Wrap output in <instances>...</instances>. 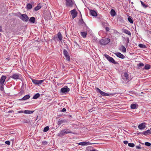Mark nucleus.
I'll list each match as a JSON object with an SVG mask.
<instances>
[{
  "label": "nucleus",
  "mask_w": 151,
  "mask_h": 151,
  "mask_svg": "<svg viewBox=\"0 0 151 151\" xmlns=\"http://www.w3.org/2000/svg\"><path fill=\"white\" fill-rule=\"evenodd\" d=\"M129 74L127 72H125L124 75L122 76V83H127L129 81Z\"/></svg>",
  "instance_id": "1"
},
{
  "label": "nucleus",
  "mask_w": 151,
  "mask_h": 151,
  "mask_svg": "<svg viewBox=\"0 0 151 151\" xmlns=\"http://www.w3.org/2000/svg\"><path fill=\"white\" fill-rule=\"evenodd\" d=\"M57 36L59 41H61L62 40V34L60 32H59L57 34Z\"/></svg>",
  "instance_id": "19"
},
{
  "label": "nucleus",
  "mask_w": 151,
  "mask_h": 151,
  "mask_svg": "<svg viewBox=\"0 0 151 151\" xmlns=\"http://www.w3.org/2000/svg\"><path fill=\"white\" fill-rule=\"evenodd\" d=\"M47 142H43V143H44V144H45V143H47Z\"/></svg>",
  "instance_id": "57"
},
{
  "label": "nucleus",
  "mask_w": 151,
  "mask_h": 151,
  "mask_svg": "<svg viewBox=\"0 0 151 151\" xmlns=\"http://www.w3.org/2000/svg\"><path fill=\"white\" fill-rule=\"evenodd\" d=\"M150 66L149 65H148V64L146 65L145 66V67H144V68L146 70H148V69H150Z\"/></svg>",
  "instance_id": "37"
},
{
  "label": "nucleus",
  "mask_w": 151,
  "mask_h": 151,
  "mask_svg": "<svg viewBox=\"0 0 151 151\" xmlns=\"http://www.w3.org/2000/svg\"><path fill=\"white\" fill-rule=\"evenodd\" d=\"M0 86H1L0 88V90L1 91H3L4 89V87L3 86V85H0Z\"/></svg>",
  "instance_id": "45"
},
{
  "label": "nucleus",
  "mask_w": 151,
  "mask_h": 151,
  "mask_svg": "<svg viewBox=\"0 0 151 151\" xmlns=\"http://www.w3.org/2000/svg\"><path fill=\"white\" fill-rule=\"evenodd\" d=\"M24 93V91L23 90H21L19 93V94L21 95L22 94Z\"/></svg>",
  "instance_id": "50"
},
{
  "label": "nucleus",
  "mask_w": 151,
  "mask_h": 151,
  "mask_svg": "<svg viewBox=\"0 0 151 151\" xmlns=\"http://www.w3.org/2000/svg\"><path fill=\"white\" fill-rule=\"evenodd\" d=\"M65 68V66H64V65H63V68Z\"/></svg>",
  "instance_id": "58"
},
{
  "label": "nucleus",
  "mask_w": 151,
  "mask_h": 151,
  "mask_svg": "<svg viewBox=\"0 0 151 151\" xmlns=\"http://www.w3.org/2000/svg\"><path fill=\"white\" fill-rule=\"evenodd\" d=\"M144 64L142 63H140L139 64H137V66L141 68L142 67L144 66Z\"/></svg>",
  "instance_id": "39"
},
{
  "label": "nucleus",
  "mask_w": 151,
  "mask_h": 151,
  "mask_svg": "<svg viewBox=\"0 0 151 151\" xmlns=\"http://www.w3.org/2000/svg\"><path fill=\"white\" fill-rule=\"evenodd\" d=\"M129 38H127V43L126 44V46H127L128 45V44L129 43Z\"/></svg>",
  "instance_id": "46"
},
{
  "label": "nucleus",
  "mask_w": 151,
  "mask_h": 151,
  "mask_svg": "<svg viewBox=\"0 0 151 151\" xmlns=\"http://www.w3.org/2000/svg\"><path fill=\"white\" fill-rule=\"evenodd\" d=\"M40 96V94L37 93L33 97V99H37Z\"/></svg>",
  "instance_id": "31"
},
{
  "label": "nucleus",
  "mask_w": 151,
  "mask_h": 151,
  "mask_svg": "<svg viewBox=\"0 0 151 151\" xmlns=\"http://www.w3.org/2000/svg\"><path fill=\"white\" fill-rule=\"evenodd\" d=\"M128 146L131 147H133L134 146V144L133 143H129Z\"/></svg>",
  "instance_id": "41"
},
{
  "label": "nucleus",
  "mask_w": 151,
  "mask_h": 151,
  "mask_svg": "<svg viewBox=\"0 0 151 151\" xmlns=\"http://www.w3.org/2000/svg\"><path fill=\"white\" fill-rule=\"evenodd\" d=\"M74 43L76 45H78L77 44V42L76 41H74Z\"/></svg>",
  "instance_id": "55"
},
{
  "label": "nucleus",
  "mask_w": 151,
  "mask_h": 151,
  "mask_svg": "<svg viewBox=\"0 0 151 151\" xmlns=\"http://www.w3.org/2000/svg\"><path fill=\"white\" fill-rule=\"evenodd\" d=\"M89 143L88 142H81L79 143V144L81 145H88V144Z\"/></svg>",
  "instance_id": "32"
},
{
  "label": "nucleus",
  "mask_w": 151,
  "mask_h": 151,
  "mask_svg": "<svg viewBox=\"0 0 151 151\" xmlns=\"http://www.w3.org/2000/svg\"><path fill=\"white\" fill-rule=\"evenodd\" d=\"M65 134H66L65 130L64 129L63 130H61L60 132L58 134V136H60V137H62Z\"/></svg>",
  "instance_id": "15"
},
{
  "label": "nucleus",
  "mask_w": 151,
  "mask_h": 151,
  "mask_svg": "<svg viewBox=\"0 0 151 151\" xmlns=\"http://www.w3.org/2000/svg\"><path fill=\"white\" fill-rule=\"evenodd\" d=\"M102 24L104 26H107L109 24L107 22H103Z\"/></svg>",
  "instance_id": "43"
},
{
  "label": "nucleus",
  "mask_w": 151,
  "mask_h": 151,
  "mask_svg": "<svg viewBox=\"0 0 151 151\" xmlns=\"http://www.w3.org/2000/svg\"><path fill=\"white\" fill-rule=\"evenodd\" d=\"M115 54L117 57L122 59H124L125 57L124 55L119 52H117L115 53Z\"/></svg>",
  "instance_id": "13"
},
{
  "label": "nucleus",
  "mask_w": 151,
  "mask_h": 151,
  "mask_svg": "<svg viewBox=\"0 0 151 151\" xmlns=\"http://www.w3.org/2000/svg\"><path fill=\"white\" fill-rule=\"evenodd\" d=\"M140 2H141V4L142 5V6L145 8H147L148 6V5H146L143 2H142V1H140Z\"/></svg>",
  "instance_id": "33"
},
{
  "label": "nucleus",
  "mask_w": 151,
  "mask_h": 151,
  "mask_svg": "<svg viewBox=\"0 0 151 151\" xmlns=\"http://www.w3.org/2000/svg\"><path fill=\"white\" fill-rule=\"evenodd\" d=\"M128 21L132 24L133 23V21L131 17H129L128 18Z\"/></svg>",
  "instance_id": "34"
},
{
  "label": "nucleus",
  "mask_w": 151,
  "mask_h": 151,
  "mask_svg": "<svg viewBox=\"0 0 151 151\" xmlns=\"http://www.w3.org/2000/svg\"><path fill=\"white\" fill-rule=\"evenodd\" d=\"M90 151H96V150L95 149L92 150H91Z\"/></svg>",
  "instance_id": "56"
},
{
  "label": "nucleus",
  "mask_w": 151,
  "mask_h": 151,
  "mask_svg": "<svg viewBox=\"0 0 151 151\" xmlns=\"http://www.w3.org/2000/svg\"><path fill=\"white\" fill-rule=\"evenodd\" d=\"M2 27L1 26H0V32H2Z\"/></svg>",
  "instance_id": "54"
},
{
  "label": "nucleus",
  "mask_w": 151,
  "mask_h": 151,
  "mask_svg": "<svg viewBox=\"0 0 151 151\" xmlns=\"http://www.w3.org/2000/svg\"><path fill=\"white\" fill-rule=\"evenodd\" d=\"M137 134H143V132H139V133H137Z\"/></svg>",
  "instance_id": "53"
},
{
  "label": "nucleus",
  "mask_w": 151,
  "mask_h": 151,
  "mask_svg": "<svg viewBox=\"0 0 151 151\" xmlns=\"http://www.w3.org/2000/svg\"><path fill=\"white\" fill-rule=\"evenodd\" d=\"M1 35V33H0V35Z\"/></svg>",
  "instance_id": "62"
},
{
  "label": "nucleus",
  "mask_w": 151,
  "mask_h": 151,
  "mask_svg": "<svg viewBox=\"0 0 151 151\" xmlns=\"http://www.w3.org/2000/svg\"><path fill=\"white\" fill-rule=\"evenodd\" d=\"M119 50L124 53L126 52V49L125 47L123 45H122L119 47Z\"/></svg>",
  "instance_id": "16"
},
{
  "label": "nucleus",
  "mask_w": 151,
  "mask_h": 151,
  "mask_svg": "<svg viewBox=\"0 0 151 151\" xmlns=\"http://www.w3.org/2000/svg\"><path fill=\"white\" fill-rule=\"evenodd\" d=\"M49 129V127L48 126H47L44 128L43 129V131L44 132H46Z\"/></svg>",
  "instance_id": "38"
},
{
  "label": "nucleus",
  "mask_w": 151,
  "mask_h": 151,
  "mask_svg": "<svg viewBox=\"0 0 151 151\" xmlns=\"http://www.w3.org/2000/svg\"><path fill=\"white\" fill-rule=\"evenodd\" d=\"M41 8V6L39 5H38L36 7H35L34 9L35 11H37Z\"/></svg>",
  "instance_id": "35"
},
{
  "label": "nucleus",
  "mask_w": 151,
  "mask_h": 151,
  "mask_svg": "<svg viewBox=\"0 0 151 151\" xmlns=\"http://www.w3.org/2000/svg\"><path fill=\"white\" fill-rule=\"evenodd\" d=\"M91 15L94 17L97 16V12L94 10H91L90 11Z\"/></svg>",
  "instance_id": "17"
},
{
  "label": "nucleus",
  "mask_w": 151,
  "mask_h": 151,
  "mask_svg": "<svg viewBox=\"0 0 151 151\" xmlns=\"http://www.w3.org/2000/svg\"><path fill=\"white\" fill-rule=\"evenodd\" d=\"M138 127L140 129H144L146 127L145 123H142L138 126Z\"/></svg>",
  "instance_id": "14"
},
{
  "label": "nucleus",
  "mask_w": 151,
  "mask_h": 151,
  "mask_svg": "<svg viewBox=\"0 0 151 151\" xmlns=\"http://www.w3.org/2000/svg\"><path fill=\"white\" fill-rule=\"evenodd\" d=\"M110 14L111 16L114 17L116 15V12L114 9H112L111 10Z\"/></svg>",
  "instance_id": "23"
},
{
  "label": "nucleus",
  "mask_w": 151,
  "mask_h": 151,
  "mask_svg": "<svg viewBox=\"0 0 151 151\" xmlns=\"http://www.w3.org/2000/svg\"><path fill=\"white\" fill-rule=\"evenodd\" d=\"M81 34L83 38H85L86 37L87 33L85 32H81Z\"/></svg>",
  "instance_id": "28"
},
{
  "label": "nucleus",
  "mask_w": 151,
  "mask_h": 151,
  "mask_svg": "<svg viewBox=\"0 0 151 151\" xmlns=\"http://www.w3.org/2000/svg\"><path fill=\"white\" fill-rule=\"evenodd\" d=\"M34 111L25 110L24 111V113L26 114H31L33 113Z\"/></svg>",
  "instance_id": "24"
},
{
  "label": "nucleus",
  "mask_w": 151,
  "mask_h": 151,
  "mask_svg": "<svg viewBox=\"0 0 151 151\" xmlns=\"http://www.w3.org/2000/svg\"><path fill=\"white\" fill-rule=\"evenodd\" d=\"M138 107V105L136 104H132L131 105V108L132 109H137Z\"/></svg>",
  "instance_id": "18"
},
{
  "label": "nucleus",
  "mask_w": 151,
  "mask_h": 151,
  "mask_svg": "<svg viewBox=\"0 0 151 151\" xmlns=\"http://www.w3.org/2000/svg\"><path fill=\"white\" fill-rule=\"evenodd\" d=\"M65 130V132L66 134L69 133L73 134H75L73 132L71 131L70 130L68 129H64Z\"/></svg>",
  "instance_id": "26"
},
{
  "label": "nucleus",
  "mask_w": 151,
  "mask_h": 151,
  "mask_svg": "<svg viewBox=\"0 0 151 151\" xmlns=\"http://www.w3.org/2000/svg\"><path fill=\"white\" fill-rule=\"evenodd\" d=\"M151 133V131L150 130H148L147 131L143 132V134L145 135H147V134Z\"/></svg>",
  "instance_id": "25"
},
{
  "label": "nucleus",
  "mask_w": 151,
  "mask_h": 151,
  "mask_svg": "<svg viewBox=\"0 0 151 151\" xmlns=\"http://www.w3.org/2000/svg\"><path fill=\"white\" fill-rule=\"evenodd\" d=\"M11 112V111H9V112Z\"/></svg>",
  "instance_id": "61"
},
{
  "label": "nucleus",
  "mask_w": 151,
  "mask_h": 151,
  "mask_svg": "<svg viewBox=\"0 0 151 151\" xmlns=\"http://www.w3.org/2000/svg\"><path fill=\"white\" fill-rule=\"evenodd\" d=\"M70 91V88H68L67 86H65L60 89V91L62 93H66Z\"/></svg>",
  "instance_id": "6"
},
{
  "label": "nucleus",
  "mask_w": 151,
  "mask_h": 151,
  "mask_svg": "<svg viewBox=\"0 0 151 151\" xmlns=\"http://www.w3.org/2000/svg\"><path fill=\"white\" fill-rule=\"evenodd\" d=\"M32 80L34 84L37 85L41 84L44 81V80H38L34 79H32Z\"/></svg>",
  "instance_id": "8"
},
{
  "label": "nucleus",
  "mask_w": 151,
  "mask_h": 151,
  "mask_svg": "<svg viewBox=\"0 0 151 151\" xmlns=\"http://www.w3.org/2000/svg\"><path fill=\"white\" fill-rule=\"evenodd\" d=\"M70 13L73 19L75 18L77 15V12L75 9L71 11Z\"/></svg>",
  "instance_id": "10"
},
{
  "label": "nucleus",
  "mask_w": 151,
  "mask_h": 151,
  "mask_svg": "<svg viewBox=\"0 0 151 151\" xmlns=\"http://www.w3.org/2000/svg\"><path fill=\"white\" fill-rule=\"evenodd\" d=\"M136 148L137 149H141V147L139 146H136Z\"/></svg>",
  "instance_id": "52"
},
{
  "label": "nucleus",
  "mask_w": 151,
  "mask_h": 151,
  "mask_svg": "<svg viewBox=\"0 0 151 151\" xmlns=\"http://www.w3.org/2000/svg\"><path fill=\"white\" fill-rule=\"evenodd\" d=\"M145 145L148 146H150L151 145V144L149 142H146L145 143Z\"/></svg>",
  "instance_id": "42"
},
{
  "label": "nucleus",
  "mask_w": 151,
  "mask_h": 151,
  "mask_svg": "<svg viewBox=\"0 0 151 151\" xmlns=\"http://www.w3.org/2000/svg\"><path fill=\"white\" fill-rule=\"evenodd\" d=\"M35 20V18L34 17H31L29 19V21L32 23H34Z\"/></svg>",
  "instance_id": "22"
},
{
  "label": "nucleus",
  "mask_w": 151,
  "mask_h": 151,
  "mask_svg": "<svg viewBox=\"0 0 151 151\" xmlns=\"http://www.w3.org/2000/svg\"><path fill=\"white\" fill-rule=\"evenodd\" d=\"M5 143L8 145H9L10 143V141H6L5 142Z\"/></svg>",
  "instance_id": "44"
},
{
  "label": "nucleus",
  "mask_w": 151,
  "mask_h": 151,
  "mask_svg": "<svg viewBox=\"0 0 151 151\" xmlns=\"http://www.w3.org/2000/svg\"><path fill=\"white\" fill-rule=\"evenodd\" d=\"M123 32L125 34L128 35L129 36H130L131 35L130 32L127 29H124L123 30Z\"/></svg>",
  "instance_id": "20"
},
{
  "label": "nucleus",
  "mask_w": 151,
  "mask_h": 151,
  "mask_svg": "<svg viewBox=\"0 0 151 151\" xmlns=\"http://www.w3.org/2000/svg\"><path fill=\"white\" fill-rule=\"evenodd\" d=\"M120 19H121L122 20H123V19H122V18L121 17H120Z\"/></svg>",
  "instance_id": "59"
},
{
  "label": "nucleus",
  "mask_w": 151,
  "mask_h": 151,
  "mask_svg": "<svg viewBox=\"0 0 151 151\" xmlns=\"http://www.w3.org/2000/svg\"><path fill=\"white\" fill-rule=\"evenodd\" d=\"M97 90L100 93V94L102 96H114L115 94L114 93H106L103 91H101L99 88H97Z\"/></svg>",
  "instance_id": "4"
},
{
  "label": "nucleus",
  "mask_w": 151,
  "mask_h": 151,
  "mask_svg": "<svg viewBox=\"0 0 151 151\" xmlns=\"http://www.w3.org/2000/svg\"><path fill=\"white\" fill-rule=\"evenodd\" d=\"M66 5L67 6L72 7L73 6V3L71 0H66Z\"/></svg>",
  "instance_id": "12"
},
{
  "label": "nucleus",
  "mask_w": 151,
  "mask_h": 151,
  "mask_svg": "<svg viewBox=\"0 0 151 151\" xmlns=\"http://www.w3.org/2000/svg\"><path fill=\"white\" fill-rule=\"evenodd\" d=\"M105 29H106V31H109V29L108 27H105Z\"/></svg>",
  "instance_id": "48"
},
{
  "label": "nucleus",
  "mask_w": 151,
  "mask_h": 151,
  "mask_svg": "<svg viewBox=\"0 0 151 151\" xmlns=\"http://www.w3.org/2000/svg\"><path fill=\"white\" fill-rule=\"evenodd\" d=\"M124 143L125 144H127L128 143V142L127 141H124Z\"/></svg>",
  "instance_id": "51"
},
{
  "label": "nucleus",
  "mask_w": 151,
  "mask_h": 151,
  "mask_svg": "<svg viewBox=\"0 0 151 151\" xmlns=\"http://www.w3.org/2000/svg\"><path fill=\"white\" fill-rule=\"evenodd\" d=\"M20 14V16L19 17L22 21L26 22L28 21L29 18L26 14Z\"/></svg>",
  "instance_id": "2"
},
{
  "label": "nucleus",
  "mask_w": 151,
  "mask_h": 151,
  "mask_svg": "<svg viewBox=\"0 0 151 151\" xmlns=\"http://www.w3.org/2000/svg\"><path fill=\"white\" fill-rule=\"evenodd\" d=\"M110 42V40L108 38H105L101 39L100 41V43L102 45H106Z\"/></svg>",
  "instance_id": "3"
},
{
  "label": "nucleus",
  "mask_w": 151,
  "mask_h": 151,
  "mask_svg": "<svg viewBox=\"0 0 151 151\" xmlns=\"http://www.w3.org/2000/svg\"><path fill=\"white\" fill-rule=\"evenodd\" d=\"M79 23L80 24L82 25H83V24H85V25H86L82 19L79 20Z\"/></svg>",
  "instance_id": "29"
},
{
  "label": "nucleus",
  "mask_w": 151,
  "mask_h": 151,
  "mask_svg": "<svg viewBox=\"0 0 151 151\" xmlns=\"http://www.w3.org/2000/svg\"><path fill=\"white\" fill-rule=\"evenodd\" d=\"M21 75L19 74L14 73L12 76H10V78H12L14 80L20 79L21 78Z\"/></svg>",
  "instance_id": "7"
},
{
  "label": "nucleus",
  "mask_w": 151,
  "mask_h": 151,
  "mask_svg": "<svg viewBox=\"0 0 151 151\" xmlns=\"http://www.w3.org/2000/svg\"><path fill=\"white\" fill-rule=\"evenodd\" d=\"M65 57L66 58V60H67V61H70V57L69 56L68 54V55H65Z\"/></svg>",
  "instance_id": "36"
},
{
  "label": "nucleus",
  "mask_w": 151,
  "mask_h": 151,
  "mask_svg": "<svg viewBox=\"0 0 151 151\" xmlns=\"http://www.w3.org/2000/svg\"><path fill=\"white\" fill-rule=\"evenodd\" d=\"M66 111V109L65 108H63V109L61 110V112H65Z\"/></svg>",
  "instance_id": "47"
},
{
  "label": "nucleus",
  "mask_w": 151,
  "mask_h": 151,
  "mask_svg": "<svg viewBox=\"0 0 151 151\" xmlns=\"http://www.w3.org/2000/svg\"><path fill=\"white\" fill-rule=\"evenodd\" d=\"M104 56L109 62L114 64L116 63L115 60L112 57H110L108 55L106 54H104Z\"/></svg>",
  "instance_id": "5"
},
{
  "label": "nucleus",
  "mask_w": 151,
  "mask_h": 151,
  "mask_svg": "<svg viewBox=\"0 0 151 151\" xmlns=\"http://www.w3.org/2000/svg\"><path fill=\"white\" fill-rule=\"evenodd\" d=\"M6 78V77L4 76H2L0 79V85H3L4 82Z\"/></svg>",
  "instance_id": "11"
},
{
  "label": "nucleus",
  "mask_w": 151,
  "mask_h": 151,
  "mask_svg": "<svg viewBox=\"0 0 151 151\" xmlns=\"http://www.w3.org/2000/svg\"><path fill=\"white\" fill-rule=\"evenodd\" d=\"M63 54L64 55V56H65V55H67L68 54V53L67 51V50L65 49H64L63 50Z\"/></svg>",
  "instance_id": "40"
},
{
  "label": "nucleus",
  "mask_w": 151,
  "mask_h": 151,
  "mask_svg": "<svg viewBox=\"0 0 151 151\" xmlns=\"http://www.w3.org/2000/svg\"><path fill=\"white\" fill-rule=\"evenodd\" d=\"M63 123H66L68 124L69 123L68 120L65 119H59L57 124L58 125L60 126L61 124Z\"/></svg>",
  "instance_id": "9"
},
{
  "label": "nucleus",
  "mask_w": 151,
  "mask_h": 151,
  "mask_svg": "<svg viewBox=\"0 0 151 151\" xmlns=\"http://www.w3.org/2000/svg\"><path fill=\"white\" fill-rule=\"evenodd\" d=\"M30 96L29 95H26L24 96L21 100H25L29 98Z\"/></svg>",
  "instance_id": "21"
},
{
  "label": "nucleus",
  "mask_w": 151,
  "mask_h": 151,
  "mask_svg": "<svg viewBox=\"0 0 151 151\" xmlns=\"http://www.w3.org/2000/svg\"><path fill=\"white\" fill-rule=\"evenodd\" d=\"M131 4H133V2H131Z\"/></svg>",
  "instance_id": "60"
},
{
  "label": "nucleus",
  "mask_w": 151,
  "mask_h": 151,
  "mask_svg": "<svg viewBox=\"0 0 151 151\" xmlns=\"http://www.w3.org/2000/svg\"><path fill=\"white\" fill-rule=\"evenodd\" d=\"M26 8L27 9H30L32 8V5L28 3L27 5Z\"/></svg>",
  "instance_id": "27"
},
{
  "label": "nucleus",
  "mask_w": 151,
  "mask_h": 151,
  "mask_svg": "<svg viewBox=\"0 0 151 151\" xmlns=\"http://www.w3.org/2000/svg\"><path fill=\"white\" fill-rule=\"evenodd\" d=\"M138 46L140 48H145L146 47V46L145 45L142 44H139Z\"/></svg>",
  "instance_id": "30"
},
{
  "label": "nucleus",
  "mask_w": 151,
  "mask_h": 151,
  "mask_svg": "<svg viewBox=\"0 0 151 151\" xmlns=\"http://www.w3.org/2000/svg\"><path fill=\"white\" fill-rule=\"evenodd\" d=\"M150 33L151 34V32H150Z\"/></svg>",
  "instance_id": "63"
},
{
  "label": "nucleus",
  "mask_w": 151,
  "mask_h": 151,
  "mask_svg": "<svg viewBox=\"0 0 151 151\" xmlns=\"http://www.w3.org/2000/svg\"><path fill=\"white\" fill-rule=\"evenodd\" d=\"M18 113H24V111H18Z\"/></svg>",
  "instance_id": "49"
}]
</instances>
